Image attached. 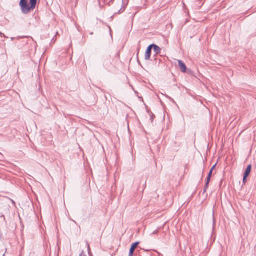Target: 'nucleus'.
<instances>
[{"label": "nucleus", "mask_w": 256, "mask_h": 256, "mask_svg": "<svg viewBox=\"0 0 256 256\" xmlns=\"http://www.w3.org/2000/svg\"><path fill=\"white\" fill-rule=\"evenodd\" d=\"M210 178H210V177L207 178V180H206V187L208 186L209 182H210Z\"/></svg>", "instance_id": "obj_7"}, {"label": "nucleus", "mask_w": 256, "mask_h": 256, "mask_svg": "<svg viewBox=\"0 0 256 256\" xmlns=\"http://www.w3.org/2000/svg\"><path fill=\"white\" fill-rule=\"evenodd\" d=\"M215 167H216V165L214 166L212 168L210 169V170L212 171V170L214 169Z\"/></svg>", "instance_id": "obj_9"}, {"label": "nucleus", "mask_w": 256, "mask_h": 256, "mask_svg": "<svg viewBox=\"0 0 256 256\" xmlns=\"http://www.w3.org/2000/svg\"><path fill=\"white\" fill-rule=\"evenodd\" d=\"M37 0H30V5L27 2V0H20V6L22 12L25 14L29 13L30 11L33 10L36 8Z\"/></svg>", "instance_id": "obj_1"}, {"label": "nucleus", "mask_w": 256, "mask_h": 256, "mask_svg": "<svg viewBox=\"0 0 256 256\" xmlns=\"http://www.w3.org/2000/svg\"><path fill=\"white\" fill-rule=\"evenodd\" d=\"M212 170H210V172H209V174H208V177H210V178H211L212 176Z\"/></svg>", "instance_id": "obj_8"}, {"label": "nucleus", "mask_w": 256, "mask_h": 256, "mask_svg": "<svg viewBox=\"0 0 256 256\" xmlns=\"http://www.w3.org/2000/svg\"><path fill=\"white\" fill-rule=\"evenodd\" d=\"M151 52H152V46L150 45L148 46V48L145 55V59L146 60H148L150 58V55H151Z\"/></svg>", "instance_id": "obj_5"}, {"label": "nucleus", "mask_w": 256, "mask_h": 256, "mask_svg": "<svg viewBox=\"0 0 256 256\" xmlns=\"http://www.w3.org/2000/svg\"><path fill=\"white\" fill-rule=\"evenodd\" d=\"M150 46H152V48H154V50L156 54L160 53L161 49L158 46L152 44H151Z\"/></svg>", "instance_id": "obj_6"}, {"label": "nucleus", "mask_w": 256, "mask_h": 256, "mask_svg": "<svg viewBox=\"0 0 256 256\" xmlns=\"http://www.w3.org/2000/svg\"><path fill=\"white\" fill-rule=\"evenodd\" d=\"M251 170H252V166H251V164H250L248 166V167L244 172V179H243L244 183H246V178L248 176L249 174H250Z\"/></svg>", "instance_id": "obj_2"}, {"label": "nucleus", "mask_w": 256, "mask_h": 256, "mask_svg": "<svg viewBox=\"0 0 256 256\" xmlns=\"http://www.w3.org/2000/svg\"><path fill=\"white\" fill-rule=\"evenodd\" d=\"M138 244H139L138 242H134V243L132 244V246L130 247V253H129V256H133L134 252L135 250L136 249V248H137V246L138 245Z\"/></svg>", "instance_id": "obj_4"}, {"label": "nucleus", "mask_w": 256, "mask_h": 256, "mask_svg": "<svg viewBox=\"0 0 256 256\" xmlns=\"http://www.w3.org/2000/svg\"><path fill=\"white\" fill-rule=\"evenodd\" d=\"M178 62L181 72L184 73L186 72V64L181 60H178Z\"/></svg>", "instance_id": "obj_3"}]
</instances>
